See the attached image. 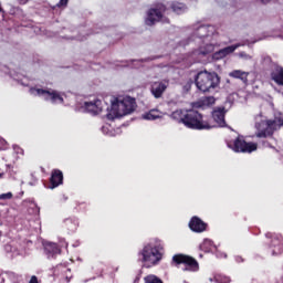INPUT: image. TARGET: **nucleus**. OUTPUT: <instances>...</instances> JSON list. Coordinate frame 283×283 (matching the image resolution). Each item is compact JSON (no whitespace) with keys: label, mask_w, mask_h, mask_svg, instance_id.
I'll return each mask as SVG.
<instances>
[{"label":"nucleus","mask_w":283,"mask_h":283,"mask_svg":"<svg viewBox=\"0 0 283 283\" xmlns=\"http://www.w3.org/2000/svg\"><path fill=\"white\" fill-rule=\"evenodd\" d=\"M145 283H164L160 277H158L156 274H149L144 277Z\"/></svg>","instance_id":"nucleus-25"},{"label":"nucleus","mask_w":283,"mask_h":283,"mask_svg":"<svg viewBox=\"0 0 283 283\" xmlns=\"http://www.w3.org/2000/svg\"><path fill=\"white\" fill-rule=\"evenodd\" d=\"M67 3H70V0H60L55 8H67Z\"/></svg>","instance_id":"nucleus-32"},{"label":"nucleus","mask_w":283,"mask_h":283,"mask_svg":"<svg viewBox=\"0 0 283 283\" xmlns=\"http://www.w3.org/2000/svg\"><path fill=\"white\" fill-rule=\"evenodd\" d=\"M12 192H6L0 195V202L1 200H12Z\"/></svg>","instance_id":"nucleus-31"},{"label":"nucleus","mask_w":283,"mask_h":283,"mask_svg":"<svg viewBox=\"0 0 283 283\" xmlns=\"http://www.w3.org/2000/svg\"><path fill=\"white\" fill-rule=\"evenodd\" d=\"M270 76L276 85L283 87V66H280V64H272Z\"/></svg>","instance_id":"nucleus-15"},{"label":"nucleus","mask_w":283,"mask_h":283,"mask_svg":"<svg viewBox=\"0 0 283 283\" xmlns=\"http://www.w3.org/2000/svg\"><path fill=\"white\" fill-rule=\"evenodd\" d=\"M0 178H3V172H0Z\"/></svg>","instance_id":"nucleus-52"},{"label":"nucleus","mask_w":283,"mask_h":283,"mask_svg":"<svg viewBox=\"0 0 283 283\" xmlns=\"http://www.w3.org/2000/svg\"><path fill=\"white\" fill-rule=\"evenodd\" d=\"M214 251L216 258H227V254L218 251V248H214Z\"/></svg>","instance_id":"nucleus-37"},{"label":"nucleus","mask_w":283,"mask_h":283,"mask_svg":"<svg viewBox=\"0 0 283 283\" xmlns=\"http://www.w3.org/2000/svg\"><path fill=\"white\" fill-rule=\"evenodd\" d=\"M214 282H217V283H231V279L229 276H224V275H217L214 277Z\"/></svg>","instance_id":"nucleus-28"},{"label":"nucleus","mask_w":283,"mask_h":283,"mask_svg":"<svg viewBox=\"0 0 283 283\" xmlns=\"http://www.w3.org/2000/svg\"><path fill=\"white\" fill-rule=\"evenodd\" d=\"M227 83H231V81L227 80Z\"/></svg>","instance_id":"nucleus-55"},{"label":"nucleus","mask_w":283,"mask_h":283,"mask_svg":"<svg viewBox=\"0 0 283 283\" xmlns=\"http://www.w3.org/2000/svg\"><path fill=\"white\" fill-rule=\"evenodd\" d=\"M224 52L221 49L213 53L212 59H214V61H220V59H224Z\"/></svg>","instance_id":"nucleus-30"},{"label":"nucleus","mask_w":283,"mask_h":283,"mask_svg":"<svg viewBox=\"0 0 283 283\" xmlns=\"http://www.w3.org/2000/svg\"><path fill=\"white\" fill-rule=\"evenodd\" d=\"M103 102L101 99H95L94 102H85L84 103V112L87 114H92V116H96L103 112Z\"/></svg>","instance_id":"nucleus-13"},{"label":"nucleus","mask_w":283,"mask_h":283,"mask_svg":"<svg viewBox=\"0 0 283 283\" xmlns=\"http://www.w3.org/2000/svg\"><path fill=\"white\" fill-rule=\"evenodd\" d=\"M73 247H75V248H76V247H78V244H73Z\"/></svg>","instance_id":"nucleus-54"},{"label":"nucleus","mask_w":283,"mask_h":283,"mask_svg":"<svg viewBox=\"0 0 283 283\" xmlns=\"http://www.w3.org/2000/svg\"><path fill=\"white\" fill-rule=\"evenodd\" d=\"M30 93L33 94V96H40L44 101H49L53 105H56V103H63L61 94L52 88H31Z\"/></svg>","instance_id":"nucleus-10"},{"label":"nucleus","mask_w":283,"mask_h":283,"mask_svg":"<svg viewBox=\"0 0 283 283\" xmlns=\"http://www.w3.org/2000/svg\"><path fill=\"white\" fill-rule=\"evenodd\" d=\"M63 182V171L55 169L51 174L49 189H56Z\"/></svg>","instance_id":"nucleus-17"},{"label":"nucleus","mask_w":283,"mask_h":283,"mask_svg":"<svg viewBox=\"0 0 283 283\" xmlns=\"http://www.w3.org/2000/svg\"><path fill=\"white\" fill-rule=\"evenodd\" d=\"M192 85H193V80H189V81L184 85V92H190Z\"/></svg>","instance_id":"nucleus-33"},{"label":"nucleus","mask_w":283,"mask_h":283,"mask_svg":"<svg viewBox=\"0 0 283 283\" xmlns=\"http://www.w3.org/2000/svg\"><path fill=\"white\" fill-rule=\"evenodd\" d=\"M228 147L237 154H253V151L258 150V144L247 143L242 136H239L233 142L228 143Z\"/></svg>","instance_id":"nucleus-8"},{"label":"nucleus","mask_w":283,"mask_h":283,"mask_svg":"<svg viewBox=\"0 0 283 283\" xmlns=\"http://www.w3.org/2000/svg\"><path fill=\"white\" fill-rule=\"evenodd\" d=\"M76 40H77V41H85V36H83V38L77 36Z\"/></svg>","instance_id":"nucleus-48"},{"label":"nucleus","mask_w":283,"mask_h":283,"mask_svg":"<svg viewBox=\"0 0 283 283\" xmlns=\"http://www.w3.org/2000/svg\"><path fill=\"white\" fill-rule=\"evenodd\" d=\"M44 253L50 258H56L61 253V248L56 243L48 242L44 244Z\"/></svg>","instance_id":"nucleus-18"},{"label":"nucleus","mask_w":283,"mask_h":283,"mask_svg":"<svg viewBox=\"0 0 283 283\" xmlns=\"http://www.w3.org/2000/svg\"><path fill=\"white\" fill-rule=\"evenodd\" d=\"M235 262H238L240 264V262H244V259L240 255L234 258Z\"/></svg>","instance_id":"nucleus-43"},{"label":"nucleus","mask_w":283,"mask_h":283,"mask_svg":"<svg viewBox=\"0 0 283 283\" xmlns=\"http://www.w3.org/2000/svg\"><path fill=\"white\" fill-rule=\"evenodd\" d=\"M184 283H188L187 281H184Z\"/></svg>","instance_id":"nucleus-57"},{"label":"nucleus","mask_w":283,"mask_h":283,"mask_svg":"<svg viewBox=\"0 0 283 283\" xmlns=\"http://www.w3.org/2000/svg\"><path fill=\"white\" fill-rule=\"evenodd\" d=\"M190 231L193 233H205L207 231V222L202 221L200 217H192L188 223Z\"/></svg>","instance_id":"nucleus-12"},{"label":"nucleus","mask_w":283,"mask_h":283,"mask_svg":"<svg viewBox=\"0 0 283 283\" xmlns=\"http://www.w3.org/2000/svg\"><path fill=\"white\" fill-rule=\"evenodd\" d=\"M271 0H261V3H263L264 6H266V3H269Z\"/></svg>","instance_id":"nucleus-47"},{"label":"nucleus","mask_w":283,"mask_h":283,"mask_svg":"<svg viewBox=\"0 0 283 283\" xmlns=\"http://www.w3.org/2000/svg\"><path fill=\"white\" fill-rule=\"evenodd\" d=\"M99 32H101V31H95L94 33H95V34H98Z\"/></svg>","instance_id":"nucleus-53"},{"label":"nucleus","mask_w":283,"mask_h":283,"mask_svg":"<svg viewBox=\"0 0 283 283\" xmlns=\"http://www.w3.org/2000/svg\"><path fill=\"white\" fill-rule=\"evenodd\" d=\"M200 251L205 253H211L213 249H217L216 244L211 239H205L203 242L199 245Z\"/></svg>","instance_id":"nucleus-21"},{"label":"nucleus","mask_w":283,"mask_h":283,"mask_svg":"<svg viewBox=\"0 0 283 283\" xmlns=\"http://www.w3.org/2000/svg\"><path fill=\"white\" fill-rule=\"evenodd\" d=\"M154 242L145 243L138 252V262H143L147 269L158 265L163 260V253L160 252L165 244L159 239H154Z\"/></svg>","instance_id":"nucleus-2"},{"label":"nucleus","mask_w":283,"mask_h":283,"mask_svg":"<svg viewBox=\"0 0 283 283\" xmlns=\"http://www.w3.org/2000/svg\"><path fill=\"white\" fill-rule=\"evenodd\" d=\"M29 283H39V277L36 275H32Z\"/></svg>","instance_id":"nucleus-41"},{"label":"nucleus","mask_w":283,"mask_h":283,"mask_svg":"<svg viewBox=\"0 0 283 283\" xmlns=\"http://www.w3.org/2000/svg\"><path fill=\"white\" fill-rule=\"evenodd\" d=\"M283 126V118L281 116L273 119H261L255 123L256 138H273V134Z\"/></svg>","instance_id":"nucleus-5"},{"label":"nucleus","mask_w":283,"mask_h":283,"mask_svg":"<svg viewBox=\"0 0 283 283\" xmlns=\"http://www.w3.org/2000/svg\"><path fill=\"white\" fill-rule=\"evenodd\" d=\"M6 139L0 137V149H3V147H6Z\"/></svg>","instance_id":"nucleus-42"},{"label":"nucleus","mask_w":283,"mask_h":283,"mask_svg":"<svg viewBox=\"0 0 283 283\" xmlns=\"http://www.w3.org/2000/svg\"><path fill=\"white\" fill-rule=\"evenodd\" d=\"M192 34L179 42L180 48H187L189 43L195 42L199 48L195 51L197 56H207L216 50L213 44V35L216 34V27L211 24H197L193 27Z\"/></svg>","instance_id":"nucleus-1"},{"label":"nucleus","mask_w":283,"mask_h":283,"mask_svg":"<svg viewBox=\"0 0 283 283\" xmlns=\"http://www.w3.org/2000/svg\"><path fill=\"white\" fill-rule=\"evenodd\" d=\"M262 63L264 66L270 67V72L273 69V64H275V62H273V60L269 55L262 56Z\"/></svg>","instance_id":"nucleus-27"},{"label":"nucleus","mask_w":283,"mask_h":283,"mask_svg":"<svg viewBox=\"0 0 283 283\" xmlns=\"http://www.w3.org/2000/svg\"><path fill=\"white\" fill-rule=\"evenodd\" d=\"M170 118L172 120H176L177 123L185 125V111L182 109H177L170 114Z\"/></svg>","instance_id":"nucleus-23"},{"label":"nucleus","mask_w":283,"mask_h":283,"mask_svg":"<svg viewBox=\"0 0 283 283\" xmlns=\"http://www.w3.org/2000/svg\"><path fill=\"white\" fill-rule=\"evenodd\" d=\"M170 9L176 14H185V12H187V6L182 2H171Z\"/></svg>","instance_id":"nucleus-22"},{"label":"nucleus","mask_w":283,"mask_h":283,"mask_svg":"<svg viewBox=\"0 0 283 283\" xmlns=\"http://www.w3.org/2000/svg\"><path fill=\"white\" fill-rule=\"evenodd\" d=\"M227 114V108L224 106L216 107L212 111V118L219 127H227V120H224V116Z\"/></svg>","instance_id":"nucleus-14"},{"label":"nucleus","mask_w":283,"mask_h":283,"mask_svg":"<svg viewBox=\"0 0 283 283\" xmlns=\"http://www.w3.org/2000/svg\"><path fill=\"white\" fill-rule=\"evenodd\" d=\"M109 127V125H104L101 127V132L104 134V136H114V133H112Z\"/></svg>","instance_id":"nucleus-29"},{"label":"nucleus","mask_w":283,"mask_h":283,"mask_svg":"<svg viewBox=\"0 0 283 283\" xmlns=\"http://www.w3.org/2000/svg\"><path fill=\"white\" fill-rule=\"evenodd\" d=\"M28 1H30V0H18V3H20V6H25V3H28Z\"/></svg>","instance_id":"nucleus-44"},{"label":"nucleus","mask_w":283,"mask_h":283,"mask_svg":"<svg viewBox=\"0 0 283 283\" xmlns=\"http://www.w3.org/2000/svg\"><path fill=\"white\" fill-rule=\"evenodd\" d=\"M199 258H202V254H200Z\"/></svg>","instance_id":"nucleus-56"},{"label":"nucleus","mask_w":283,"mask_h":283,"mask_svg":"<svg viewBox=\"0 0 283 283\" xmlns=\"http://www.w3.org/2000/svg\"><path fill=\"white\" fill-rule=\"evenodd\" d=\"M7 167H8V169H9V174H11V169H12V166H10V165H7Z\"/></svg>","instance_id":"nucleus-49"},{"label":"nucleus","mask_w":283,"mask_h":283,"mask_svg":"<svg viewBox=\"0 0 283 283\" xmlns=\"http://www.w3.org/2000/svg\"><path fill=\"white\" fill-rule=\"evenodd\" d=\"M13 150L15 151V154H23V149L17 145H13Z\"/></svg>","instance_id":"nucleus-39"},{"label":"nucleus","mask_w":283,"mask_h":283,"mask_svg":"<svg viewBox=\"0 0 283 283\" xmlns=\"http://www.w3.org/2000/svg\"><path fill=\"white\" fill-rule=\"evenodd\" d=\"M65 39H69L70 41H74V38H65Z\"/></svg>","instance_id":"nucleus-51"},{"label":"nucleus","mask_w":283,"mask_h":283,"mask_svg":"<svg viewBox=\"0 0 283 283\" xmlns=\"http://www.w3.org/2000/svg\"><path fill=\"white\" fill-rule=\"evenodd\" d=\"M229 76H231V78H239V81H242V83H244V85H247V83H249V72H244L241 70H234L229 73Z\"/></svg>","instance_id":"nucleus-19"},{"label":"nucleus","mask_w":283,"mask_h":283,"mask_svg":"<svg viewBox=\"0 0 283 283\" xmlns=\"http://www.w3.org/2000/svg\"><path fill=\"white\" fill-rule=\"evenodd\" d=\"M240 48V44H232L230 46H226L223 49H221V51H223V55L229 56V54H233V51Z\"/></svg>","instance_id":"nucleus-26"},{"label":"nucleus","mask_w":283,"mask_h":283,"mask_svg":"<svg viewBox=\"0 0 283 283\" xmlns=\"http://www.w3.org/2000/svg\"><path fill=\"white\" fill-rule=\"evenodd\" d=\"M142 118H144V120H156L160 118V113L157 109H151L148 113H145Z\"/></svg>","instance_id":"nucleus-24"},{"label":"nucleus","mask_w":283,"mask_h":283,"mask_svg":"<svg viewBox=\"0 0 283 283\" xmlns=\"http://www.w3.org/2000/svg\"><path fill=\"white\" fill-rule=\"evenodd\" d=\"M172 264H175V266H180V264H184V271H200L198 261L193 256H189L187 254H175L172 256Z\"/></svg>","instance_id":"nucleus-9"},{"label":"nucleus","mask_w":283,"mask_h":283,"mask_svg":"<svg viewBox=\"0 0 283 283\" xmlns=\"http://www.w3.org/2000/svg\"><path fill=\"white\" fill-rule=\"evenodd\" d=\"M239 57L243 59L244 61H251V55H249L247 52L242 51L239 53Z\"/></svg>","instance_id":"nucleus-34"},{"label":"nucleus","mask_w":283,"mask_h":283,"mask_svg":"<svg viewBox=\"0 0 283 283\" xmlns=\"http://www.w3.org/2000/svg\"><path fill=\"white\" fill-rule=\"evenodd\" d=\"M14 283H25V280L23 279V275H15V281Z\"/></svg>","instance_id":"nucleus-36"},{"label":"nucleus","mask_w":283,"mask_h":283,"mask_svg":"<svg viewBox=\"0 0 283 283\" xmlns=\"http://www.w3.org/2000/svg\"><path fill=\"white\" fill-rule=\"evenodd\" d=\"M33 207L35 208L34 213H39L41 211V209L39 208V206H36V203H33Z\"/></svg>","instance_id":"nucleus-45"},{"label":"nucleus","mask_w":283,"mask_h":283,"mask_svg":"<svg viewBox=\"0 0 283 283\" xmlns=\"http://www.w3.org/2000/svg\"><path fill=\"white\" fill-rule=\"evenodd\" d=\"M167 91V84L165 82H154L150 85V93L154 98H163V94Z\"/></svg>","instance_id":"nucleus-16"},{"label":"nucleus","mask_w":283,"mask_h":283,"mask_svg":"<svg viewBox=\"0 0 283 283\" xmlns=\"http://www.w3.org/2000/svg\"><path fill=\"white\" fill-rule=\"evenodd\" d=\"M169 14V8L164 3L154 4L148 11L145 19L146 25H156V23H169V18L165 17Z\"/></svg>","instance_id":"nucleus-6"},{"label":"nucleus","mask_w":283,"mask_h":283,"mask_svg":"<svg viewBox=\"0 0 283 283\" xmlns=\"http://www.w3.org/2000/svg\"><path fill=\"white\" fill-rule=\"evenodd\" d=\"M195 84L199 92L207 94L220 87V75L216 72H208L207 70L200 71L195 76Z\"/></svg>","instance_id":"nucleus-3"},{"label":"nucleus","mask_w":283,"mask_h":283,"mask_svg":"<svg viewBox=\"0 0 283 283\" xmlns=\"http://www.w3.org/2000/svg\"><path fill=\"white\" fill-rule=\"evenodd\" d=\"M265 238H270V245L268 249V253L270 255H282L283 253V239L281 234L276 233H271L268 232L265 233Z\"/></svg>","instance_id":"nucleus-11"},{"label":"nucleus","mask_w":283,"mask_h":283,"mask_svg":"<svg viewBox=\"0 0 283 283\" xmlns=\"http://www.w3.org/2000/svg\"><path fill=\"white\" fill-rule=\"evenodd\" d=\"M156 59H160V56H150V57H146V59L140 60V61H142V63H145L147 61H156Z\"/></svg>","instance_id":"nucleus-38"},{"label":"nucleus","mask_w":283,"mask_h":283,"mask_svg":"<svg viewBox=\"0 0 283 283\" xmlns=\"http://www.w3.org/2000/svg\"><path fill=\"white\" fill-rule=\"evenodd\" d=\"M111 109L113 113H107L108 120H114L115 118H123V116H128V114H134L136 111V99L134 97H126L123 101L115 98L112 102Z\"/></svg>","instance_id":"nucleus-4"},{"label":"nucleus","mask_w":283,"mask_h":283,"mask_svg":"<svg viewBox=\"0 0 283 283\" xmlns=\"http://www.w3.org/2000/svg\"><path fill=\"white\" fill-rule=\"evenodd\" d=\"M15 81H18V83H20V85H23V86L27 85V84L23 82V80H18V78H15Z\"/></svg>","instance_id":"nucleus-46"},{"label":"nucleus","mask_w":283,"mask_h":283,"mask_svg":"<svg viewBox=\"0 0 283 283\" xmlns=\"http://www.w3.org/2000/svg\"><path fill=\"white\" fill-rule=\"evenodd\" d=\"M0 12H2V14H3L6 11H3V8L0 7Z\"/></svg>","instance_id":"nucleus-50"},{"label":"nucleus","mask_w":283,"mask_h":283,"mask_svg":"<svg viewBox=\"0 0 283 283\" xmlns=\"http://www.w3.org/2000/svg\"><path fill=\"white\" fill-rule=\"evenodd\" d=\"M260 143L262 144V147H273L269 140H261Z\"/></svg>","instance_id":"nucleus-40"},{"label":"nucleus","mask_w":283,"mask_h":283,"mask_svg":"<svg viewBox=\"0 0 283 283\" xmlns=\"http://www.w3.org/2000/svg\"><path fill=\"white\" fill-rule=\"evenodd\" d=\"M64 227L70 231L71 233H74L76 229H78V219L76 218H67L64 220Z\"/></svg>","instance_id":"nucleus-20"},{"label":"nucleus","mask_w":283,"mask_h":283,"mask_svg":"<svg viewBox=\"0 0 283 283\" xmlns=\"http://www.w3.org/2000/svg\"><path fill=\"white\" fill-rule=\"evenodd\" d=\"M185 127L188 129H197L201 132L202 129H211L209 122L205 120L202 114L196 109L185 111Z\"/></svg>","instance_id":"nucleus-7"},{"label":"nucleus","mask_w":283,"mask_h":283,"mask_svg":"<svg viewBox=\"0 0 283 283\" xmlns=\"http://www.w3.org/2000/svg\"><path fill=\"white\" fill-rule=\"evenodd\" d=\"M205 103H206V105H213V103H216V98L212 96L207 97Z\"/></svg>","instance_id":"nucleus-35"}]
</instances>
